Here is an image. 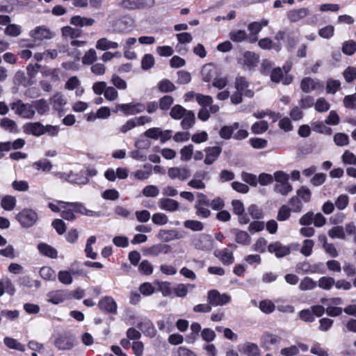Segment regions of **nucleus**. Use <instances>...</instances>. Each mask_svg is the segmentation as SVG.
Here are the masks:
<instances>
[{
    "label": "nucleus",
    "instance_id": "nucleus-1",
    "mask_svg": "<svg viewBox=\"0 0 356 356\" xmlns=\"http://www.w3.org/2000/svg\"><path fill=\"white\" fill-rule=\"evenodd\" d=\"M276 181L274 186V191L284 196L287 195L293 191V186L289 182V176L284 171L278 170L274 173Z\"/></svg>",
    "mask_w": 356,
    "mask_h": 356
},
{
    "label": "nucleus",
    "instance_id": "nucleus-2",
    "mask_svg": "<svg viewBox=\"0 0 356 356\" xmlns=\"http://www.w3.org/2000/svg\"><path fill=\"white\" fill-rule=\"evenodd\" d=\"M10 108L15 114L23 118L33 119L35 115L32 104H25L20 99L10 104Z\"/></svg>",
    "mask_w": 356,
    "mask_h": 356
},
{
    "label": "nucleus",
    "instance_id": "nucleus-3",
    "mask_svg": "<svg viewBox=\"0 0 356 356\" xmlns=\"http://www.w3.org/2000/svg\"><path fill=\"white\" fill-rule=\"evenodd\" d=\"M38 218V213L31 209H24L16 216V219L24 227H32Z\"/></svg>",
    "mask_w": 356,
    "mask_h": 356
},
{
    "label": "nucleus",
    "instance_id": "nucleus-4",
    "mask_svg": "<svg viewBox=\"0 0 356 356\" xmlns=\"http://www.w3.org/2000/svg\"><path fill=\"white\" fill-rule=\"evenodd\" d=\"M207 301L212 307L223 306L231 301V296L223 293L221 294L216 289H212L207 293Z\"/></svg>",
    "mask_w": 356,
    "mask_h": 356
},
{
    "label": "nucleus",
    "instance_id": "nucleus-5",
    "mask_svg": "<svg viewBox=\"0 0 356 356\" xmlns=\"http://www.w3.org/2000/svg\"><path fill=\"white\" fill-rule=\"evenodd\" d=\"M145 110V105L142 103L118 104L116 105L117 113L118 111L123 112L126 115H133L143 112Z\"/></svg>",
    "mask_w": 356,
    "mask_h": 356
},
{
    "label": "nucleus",
    "instance_id": "nucleus-6",
    "mask_svg": "<svg viewBox=\"0 0 356 356\" xmlns=\"http://www.w3.org/2000/svg\"><path fill=\"white\" fill-rule=\"evenodd\" d=\"M193 243L197 250L202 251L209 252L213 248V239L209 234H202Z\"/></svg>",
    "mask_w": 356,
    "mask_h": 356
},
{
    "label": "nucleus",
    "instance_id": "nucleus-7",
    "mask_svg": "<svg viewBox=\"0 0 356 356\" xmlns=\"http://www.w3.org/2000/svg\"><path fill=\"white\" fill-rule=\"evenodd\" d=\"M154 4V0H123L120 5L127 10L144 9Z\"/></svg>",
    "mask_w": 356,
    "mask_h": 356
},
{
    "label": "nucleus",
    "instance_id": "nucleus-8",
    "mask_svg": "<svg viewBox=\"0 0 356 356\" xmlns=\"http://www.w3.org/2000/svg\"><path fill=\"white\" fill-rule=\"evenodd\" d=\"M168 175L172 179L184 181L191 176V171L187 166L172 167L168 169Z\"/></svg>",
    "mask_w": 356,
    "mask_h": 356
},
{
    "label": "nucleus",
    "instance_id": "nucleus-9",
    "mask_svg": "<svg viewBox=\"0 0 356 356\" xmlns=\"http://www.w3.org/2000/svg\"><path fill=\"white\" fill-rule=\"evenodd\" d=\"M70 298L71 293L66 290L52 291L47 294V301L54 305H58Z\"/></svg>",
    "mask_w": 356,
    "mask_h": 356
},
{
    "label": "nucleus",
    "instance_id": "nucleus-10",
    "mask_svg": "<svg viewBox=\"0 0 356 356\" xmlns=\"http://www.w3.org/2000/svg\"><path fill=\"white\" fill-rule=\"evenodd\" d=\"M259 62V56L252 51H245L238 58V63L248 69L255 67Z\"/></svg>",
    "mask_w": 356,
    "mask_h": 356
},
{
    "label": "nucleus",
    "instance_id": "nucleus-11",
    "mask_svg": "<svg viewBox=\"0 0 356 356\" xmlns=\"http://www.w3.org/2000/svg\"><path fill=\"white\" fill-rule=\"evenodd\" d=\"M75 339L72 335H60L54 341L55 346L62 350H70L74 346Z\"/></svg>",
    "mask_w": 356,
    "mask_h": 356
},
{
    "label": "nucleus",
    "instance_id": "nucleus-12",
    "mask_svg": "<svg viewBox=\"0 0 356 356\" xmlns=\"http://www.w3.org/2000/svg\"><path fill=\"white\" fill-rule=\"evenodd\" d=\"M300 88L304 92L309 93L314 90H323V85L318 80L311 77H305L301 81Z\"/></svg>",
    "mask_w": 356,
    "mask_h": 356
},
{
    "label": "nucleus",
    "instance_id": "nucleus-13",
    "mask_svg": "<svg viewBox=\"0 0 356 356\" xmlns=\"http://www.w3.org/2000/svg\"><path fill=\"white\" fill-rule=\"evenodd\" d=\"M58 204L67 205L72 208L73 211L88 216L99 217L100 213L97 211L87 209L85 206L79 202H65L63 201H58Z\"/></svg>",
    "mask_w": 356,
    "mask_h": 356
},
{
    "label": "nucleus",
    "instance_id": "nucleus-14",
    "mask_svg": "<svg viewBox=\"0 0 356 356\" xmlns=\"http://www.w3.org/2000/svg\"><path fill=\"white\" fill-rule=\"evenodd\" d=\"M282 338L268 332H264L261 337V346L266 350L270 349V346L280 343Z\"/></svg>",
    "mask_w": 356,
    "mask_h": 356
},
{
    "label": "nucleus",
    "instance_id": "nucleus-15",
    "mask_svg": "<svg viewBox=\"0 0 356 356\" xmlns=\"http://www.w3.org/2000/svg\"><path fill=\"white\" fill-rule=\"evenodd\" d=\"M171 251L172 248L170 245L163 243H158L146 248L145 253L148 256L156 257L160 254H169Z\"/></svg>",
    "mask_w": 356,
    "mask_h": 356
},
{
    "label": "nucleus",
    "instance_id": "nucleus-16",
    "mask_svg": "<svg viewBox=\"0 0 356 356\" xmlns=\"http://www.w3.org/2000/svg\"><path fill=\"white\" fill-rule=\"evenodd\" d=\"M99 308L107 313L115 314H117V304L114 299L110 296H105L102 298L99 303Z\"/></svg>",
    "mask_w": 356,
    "mask_h": 356
},
{
    "label": "nucleus",
    "instance_id": "nucleus-17",
    "mask_svg": "<svg viewBox=\"0 0 356 356\" xmlns=\"http://www.w3.org/2000/svg\"><path fill=\"white\" fill-rule=\"evenodd\" d=\"M24 132L39 137L44 135V125L40 122H27L23 126Z\"/></svg>",
    "mask_w": 356,
    "mask_h": 356
},
{
    "label": "nucleus",
    "instance_id": "nucleus-18",
    "mask_svg": "<svg viewBox=\"0 0 356 356\" xmlns=\"http://www.w3.org/2000/svg\"><path fill=\"white\" fill-rule=\"evenodd\" d=\"M204 151L206 154L204 163L209 165L218 159L222 152V148L218 146L207 147Z\"/></svg>",
    "mask_w": 356,
    "mask_h": 356
},
{
    "label": "nucleus",
    "instance_id": "nucleus-19",
    "mask_svg": "<svg viewBox=\"0 0 356 356\" xmlns=\"http://www.w3.org/2000/svg\"><path fill=\"white\" fill-rule=\"evenodd\" d=\"M268 250L270 253H274L278 258L285 257L291 252L289 247L283 245L279 241L270 243L268 247Z\"/></svg>",
    "mask_w": 356,
    "mask_h": 356
},
{
    "label": "nucleus",
    "instance_id": "nucleus-20",
    "mask_svg": "<svg viewBox=\"0 0 356 356\" xmlns=\"http://www.w3.org/2000/svg\"><path fill=\"white\" fill-rule=\"evenodd\" d=\"M30 36L35 40H43L52 38L51 31L44 26H37L30 32Z\"/></svg>",
    "mask_w": 356,
    "mask_h": 356
},
{
    "label": "nucleus",
    "instance_id": "nucleus-21",
    "mask_svg": "<svg viewBox=\"0 0 356 356\" xmlns=\"http://www.w3.org/2000/svg\"><path fill=\"white\" fill-rule=\"evenodd\" d=\"M137 327L141 330L146 336L154 337L156 335V330L154 327V325L153 323L147 318H145L141 321L137 325Z\"/></svg>",
    "mask_w": 356,
    "mask_h": 356
},
{
    "label": "nucleus",
    "instance_id": "nucleus-22",
    "mask_svg": "<svg viewBox=\"0 0 356 356\" xmlns=\"http://www.w3.org/2000/svg\"><path fill=\"white\" fill-rule=\"evenodd\" d=\"M159 206L162 210L175 212L179 209V203L173 199L161 198L159 200Z\"/></svg>",
    "mask_w": 356,
    "mask_h": 356
},
{
    "label": "nucleus",
    "instance_id": "nucleus-23",
    "mask_svg": "<svg viewBox=\"0 0 356 356\" xmlns=\"http://www.w3.org/2000/svg\"><path fill=\"white\" fill-rule=\"evenodd\" d=\"M214 255L218 257L224 265L229 266L234 262L233 252L227 248L215 251Z\"/></svg>",
    "mask_w": 356,
    "mask_h": 356
},
{
    "label": "nucleus",
    "instance_id": "nucleus-24",
    "mask_svg": "<svg viewBox=\"0 0 356 356\" xmlns=\"http://www.w3.org/2000/svg\"><path fill=\"white\" fill-rule=\"evenodd\" d=\"M157 236L164 242H169L175 239L182 238V235L176 229H161Z\"/></svg>",
    "mask_w": 356,
    "mask_h": 356
},
{
    "label": "nucleus",
    "instance_id": "nucleus-25",
    "mask_svg": "<svg viewBox=\"0 0 356 356\" xmlns=\"http://www.w3.org/2000/svg\"><path fill=\"white\" fill-rule=\"evenodd\" d=\"M309 11L307 8H302L290 10L287 13V17L291 22H297L308 15Z\"/></svg>",
    "mask_w": 356,
    "mask_h": 356
},
{
    "label": "nucleus",
    "instance_id": "nucleus-26",
    "mask_svg": "<svg viewBox=\"0 0 356 356\" xmlns=\"http://www.w3.org/2000/svg\"><path fill=\"white\" fill-rule=\"evenodd\" d=\"M231 233L235 235V241L237 243L248 245L250 243L251 238L247 232L238 229H232Z\"/></svg>",
    "mask_w": 356,
    "mask_h": 356
},
{
    "label": "nucleus",
    "instance_id": "nucleus-27",
    "mask_svg": "<svg viewBox=\"0 0 356 356\" xmlns=\"http://www.w3.org/2000/svg\"><path fill=\"white\" fill-rule=\"evenodd\" d=\"M38 249L40 254L51 259L58 257V251L52 246L45 243H40L38 245Z\"/></svg>",
    "mask_w": 356,
    "mask_h": 356
},
{
    "label": "nucleus",
    "instance_id": "nucleus-28",
    "mask_svg": "<svg viewBox=\"0 0 356 356\" xmlns=\"http://www.w3.org/2000/svg\"><path fill=\"white\" fill-rule=\"evenodd\" d=\"M33 108L40 115L47 114L49 111V105L47 100L40 99L32 102Z\"/></svg>",
    "mask_w": 356,
    "mask_h": 356
},
{
    "label": "nucleus",
    "instance_id": "nucleus-29",
    "mask_svg": "<svg viewBox=\"0 0 356 356\" xmlns=\"http://www.w3.org/2000/svg\"><path fill=\"white\" fill-rule=\"evenodd\" d=\"M95 23V20L92 18L81 17L79 15L73 16L70 19V24L76 26H90Z\"/></svg>",
    "mask_w": 356,
    "mask_h": 356
},
{
    "label": "nucleus",
    "instance_id": "nucleus-30",
    "mask_svg": "<svg viewBox=\"0 0 356 356\" xmlns=\"http://www.w3.org/2000/svg\"><path fill=\"white\" fill-rule=\"evenodd\" d=\"M181 126L184 129L191 128L195 122V113L192 111H187L186 115L181 118Z\"/></svg>",
    "mask_w": 356,
    "mask_h": 356
},
{
    "label": "nucleus",
    "instance_id": "nucleus-31",
    "mask_svg": "<svg viewBox=\"0 0 356 356\" xmlns=\"http://www.w3.org/2000/svg\"><path fill=\"white\" fill-rule=\"evenodd\" d=\"M118 44L115 42L108 40L106 38H101L97 41L96 48L102 51H106L110 49H117Z\"/></svg>",
    "mask_w": 356,
    "mask_h": 356
},
{
    "label": "nucleus",
    "instance_id": "nucleus-32",
    "mask_svg": "<svg viewBox=\"0 0 356 356\" xmlns=\"http://www.w3.org/2000/svg\"><path fill=\"white\" fill-rule=\"evenodd\" d=\"M0 127L5 131H8L11 133L18 132V128L16 122L8 118H3L1 120Z\"/></svg>",
    "mask_w": 356,
    "mask_h": 356
},
{
    "label": "nucleus",
    "instance_id": "nucleus-33",
    "mask_svg": "<svg viewBox=\"0 0 356 356\" xmlns=\"http://www.w3.org/2000/svg\"><path fill=\"white\" fill-rule=\"evenodd\" d=\"M32 167L37 170L48 172L51 171L53 165L50 161L43 159L33 163Z\"/></svg>",
    "mask_w": 356,
    "mask_h": 356
},
{
    "label": "nucleus",
    "instance_id": "nucleus-34",
    "mask_svg": "<svg viewBox=\"0 0 356 356\" xmlns=\"http://www.w3.org/2000/svg\"><path fill=\"white\" fill-rule=\"evenodd\" d=\"M325 124V122L316 121L312 123V127L316 132L330 136L332 133V130L330 127H327Z\"/></svg>",
    "mask_w": 356,
    "mask_h": 356
},
{
    "label": "nucleus",
    "instance_id": "nucleus-35",
    "mask_svg": "<svg viewBox=\"0 0 356 356\" xmlns=\"http://www.w3.org/2000/svg\"><path fill=\"white\" fill-rule=\"evenodd\" d=\"M71 175H72L70 181L71 184L85 185L89 181V179L85 176V172L83 170H81L79 173L76 174L71 171Z\"/></svg>",
    "mask_w": 356,
    "mask_h": 356
},
{
    "label": "nucleus",
    "instance_id": "nucleus-36",
    "mask_svg": "<svg viewBox=\"0 0 356 356\" xmlns=\"http://www.w3.org/2000/svg\"><path fill=\"white\" fill-rule=\"evenodd\" d=\"M296 271L298 273H314L317 272L316 266H312L307 261L300 262L296 266Z\"/></svg>",
    "mask_w": 356,
    "mask_h": 356
},
{
    "label": "nucleus",
    "instance_id": "nucleus-37",
    "mask_svg": "<svg viewBox=\"0 0 356 356\" xmlns=\"http://www.w3.org/2000/svg\"><path fill=\"white\" fill-rule=\"evenodd\" d=\"M188 110L184 108L182 106L179 104H176L172 107L170 111V117L174 120H180L181 119Z\"/></svg>",
    "mask_w": 356,
    "mask_h": 356
},
{
    "label": "nucleus",
    "instance_id": "nucleus-38",
    "mask_svg": "<svg viewBox=\"0 0 356 356\" xmlns=\"http://www.w3.org/2000/svg\"><path fill=\"white\" fill-rule=\"evenodd\" d=\"M3 342L10 349L17 350L21 352L25 351V346L13 338L6 337L4 338Z\"/></svg>",
    "mask_w": 356,
    "mask_h": 356
},
{
    "label": "nucleus",
    "instance_id": "nucleus-39",
    "mask_svg": "<svg viewBox=\"0 0 356 356\" xmlns=\"http://www.w3.org/2000/svg\"><path fill=\"white\" fill-rule=\"evenodd\" d=\"M16 205V199L11 195L4 196L1 202V207L6 211H12Z\"/></svg>",
    "mask_w": 356,
    "mask_h": 356
},
{
    "label": "nucleus",
    "instance_id": "nucleus-40",
    "mask_svg": "<svg viewBox=\"0 0 356 356\" xmlns=\"http://www.w3.org/2000/svg\"><path fill=\"white\" fill-rule=\"evenodd\" d=\"M243 353L247 356H259V346L254 343H246L243 346Z\"/></svg>",
    "mask_w": 356,
    "mask_h": 356
},
{
    "label": "nucleus",
    "instance_id": "nucleus-41",
    "mask_svg": "<svg viewBox=\"0 0 356 356\" xmlns=\"http://www.w3.org/2000/svg\"><path fill=\"white\" fill-rule=\"evenodd\" d=\"M291 211L289 206L286 204L281 206L278 209L277 220L280 222L287 220L291 216Z\"/></svg>",
    "mask_w": 356,
    "mask_h": 356
},
{
    "label": "nucleus",
    "instance_id": "nucleus-42",
    "mask_svg": "<svg viewBox=\"0 0 356 356\" xmlns=\"http://www.w3.org/2000/svg\"><path fill=\"white\" fill-rule=\"evenodd\" d=\"M96 236H90L86 243L85 252L86 257L92 259H95L97 257V252H93L92 245L96 242Z\"/></svg>",
    "mask_w": 356,
    "mask_h": 356
},
{
    "label": "nucleus",
    "instance_id": "nucleus-43",
    "mask_svg": "<svg viewBox=\"0 0 356 356\" xmlns=\"http://www.w3.org/2000/svg\"><path fill=\"white\" fill-rule=\"evenodd\" d=\"M193 287L194 286L190 284H178L174 287L173 291L177 297L184 298L186 296L188 292V289H193Z\"/></svg>",
    "mask_w": 356,
    "mask_h": 356
},
{
    "label": "nucleus",
    "instance_id": "nucleus-44",
    "mask_svg": "<svg viewBox=\"0 0 356 356\" xmlns=\"http://www.w3.org/2000/svg\"><path fill=\"white\" fill-rule=\"evenodd\" d=\"M62 34L65 37H70L71 38H76L81 37L82 31L79 29L72 28L67 26L62 29Z\"/></svg>",
    "mask_w": 356,
    "mask_h": 356
},
{
    "label": "nucleus",
    "instance_id": "nucleus-45",
    "mask_svg": "<svg viewBox=\"0 0 356 356\" xmlns=\"http://www.w3.org/2000/svg\"><path fill=\"white\" fill-rule=\"evenodd\" d=\"M341 51L346 55H353L356 51V42L353 40L344 42L342 44Z\"/></svg>",
    "mask_w": 356,
    "mask_h": 356
},
{
    "label": "nucleus",
    "instance_id": "nucleus-46",
    "mask_svg": "<svg viewBox=\"0 0 356 356\" xmlns=\"http://www.w3.org/2000/svg\"><path fill=\"white\" fill-rule=\"evenodd\" d=\"M296 196L298 197L300 200L307 203L311 200L312 193L307 186H302L297 190Z\"/></svg>",
    "mask_w": 356,
    "mask_h": 356
},
{
    "label": "nucleus",
    "instance_id": "nucleus-47",
    "mask_svg": "<svg viewBox=\"0 0 356 356\" xmlns=\"http://www.w3.org/2000/svg\"><path fill=\"white\" fill-rule=\"evenodd\" d=\"M41 277L46 280H55L56 277V272L49 266H43L40 270Z\"/></svg>",
    "mask_w": 356,
    "mask_h": 356
},
{
    "label": "nucleus",
    "instance_id": "nucleus-48",
    "mask_svg": "<svg viewBox=\"0 0 356 356\" xmlns=\"http://www.w3.org/2000/svg\"><path fill=\"white\" fill-rule=\"evenodd\" d=\"M317 286L316 282L309 277H305L302 280L299 284V289L301 291L312 290Z\"/></svg>",
    "mask_w": 356,
    "mask_h": 356
},
{
    "label": "nucleus",
    "instance_id": "nucleus-49",
    "mask_svg": "<svg viewBox=\"0 0 356 356\" xmlns=\"http://www.w3.org/2000/svg\"><path fill=\"white\" fill-rule=\"evenodd\" d=\"M174 102V98L170 95H165L159 99V107L161 110L166 111L169 110Z\"/></svg>",
    "mask_w": 356,
    "mask_h": 356
},
{
    "label": "nucleus",
    "instance_id": "nucleus-50",
    "mask_svg": "<svg viewBox=\"0 0 356 356\" xmlns=\"http://www.w3.org/2000/svg\"><path fill=\"white\" fill-rule=\"evenodd\" d=\"M335 284V280L331 277H322L318 281V286L325 290H330Z\"/></svg>",
    "mask_w": 356,
    "mask_h": 356
},
{
    "label": "nucleus",
    "instance_id": "nucleus-51",
    "mask_svg": "<svg viewBox=\"0 0 356 356\" xmlns=\"http://www.w3.org/2000/svg\"><path fill=\"white\" fill-rule=\"evenodd\" d=\"M155 63V60L152 54H146L141 60V68L143 70L151 69Z\"/></svg>",
    "mask_w": 356,
    "mask_h": 356
},
{
    "label": "nucleus",
    "instance_id": "nucleus-52",
    "mask_svg": "<svg viewBox=\"0 0 356 356\" xmlns=\"http://www.w3.org/2000/svg\"><path fill=\"white\" fill-rule=\"evenodd\" d=\"M336 145L343 147L349 144V136L344 133H337L333 137Z\"/></svg>",
    "mask_w": 356,
    "mask_h": 356
},
{
    "label": "nucleus",
    "instance_id": "nucleus-53",
    "mask_svg": "<svg viewBox=\"0 0 356 356\" xmlns=\"http://www.w3.org/2000/svg\"><path fill=\"white\" fill-rule=\"evenodd\" d=\"M159 90L162 92H170L176 90L172 82L168 79H163L158 83Z\"/></svg>",
    "mask_w": 356,
    "mask_h": 356
},
{
    "label": "nucleus",
    "instance_id": "nucleus-54",
    "mask_svg": "<svg viewBox=\"0 0 356 356\" xmlns=\"http://www.w3.org/2000/svg\"><path fill=\"white\" fill-rule=\"evenodd\" d=\"M268 128V122L265 120H261L254 123L251 127V130L255 134H261L265 132Z\"/></svg>",
    "mask_w": 356,
    "mask_h": 356
},
{
    "label": "nucleus",
    "instance_id": "nucleus-55",
    "mask_svg": "<svg viewBox=\"0 0 356 356\" xmlns=\"http://www.w3.org/2000/svg\"><path fill=\"white\" fill-rule=\"evenodd\" d=\"M215 74V70L211 65H204L202 70V80L205 82L212 81Z\"/></svg>",
    "mask_w": 356,
    "mask_h": 356
},
{
    "label": "nucleus",
    "instance_id": "nucleus-56",
    "mask_svg": "<svg viewBox=\"0 0 356 356\" xmlns=\"http://www.w3.org/2000/svg\"><path fill=\"white\" fill-rule=\"evenodd\" d=\"M248 35L243 30L232 31L229 33V38L235 42H241L246 40Z\"/></svg>",
    "mask_w": 356,
    "mask_h": 356
},
{
    "label": "nucleus",
    "instance_id": "nucleus-57",
    "mask_svg": "<svg viewBox=\"0 0 356 356\" xmlns=\"http://www.w3.org/2000/svg\"><path fill=\"white\" fill-rule=\"evenodd\" d=\"M248 212L254 219H261L264 217L262 209L256 204H251L248 208Z\"/></svg>",
    "mask_w": 356,
    "mask_h": 356
},
{
    "label": "nucleus",
    "instance_id": "nucleus-58",
    "mask_svg": "<svg viewBox=\"0 0 356 356\" xmlns=\"http://www.w3.org/2000/svg\"><path fill=\"white\" fill-rule=\"evenodd\" d=\"M328 236L332 238H341L344 239L346 237L344 228L341 226L333 227L328 231Z\"/></svg>",
    "mask_w": 356,
    "mask_h": 356
},
{
    "label": "nucleus",
    "instance_id": "nucleus-59",
    "mask_svg": "<svg viewBox=\"0 0 356 356\" xmlns=\"http://www.w3.org/2000/svg\"><path fill=\"white\" fill-rule=\"evenodd\" d=\"M184 226L194 232L202 231L204 229V225L202 222L193 220H187L184 221Z\"/></svg>",
    "mask_w": 356,
    "mask_h": 356
},
{
    "label": "nucleus",
    "instance_id": "nucleus-60",
    "mask_svg": "<svg viewBox=\"0 0 356 356\" xmlns=\"http://www.w3.org/2000/svg\"><path fill=\"white\" fill-rule=\"evenodd\" d=\"M193 154V145L190 144L184 146L180 150L181 160L182 161H188L191 159Z\"/></svg>",
    "mask_w": 356,
    "mask_h": 356
},
{
    "label": "nucleus",
    "instance_id": "nucleus-61",
    "mask_svg": "<svg viewBox=\"0 0 356 356\" xmlns=\"http://www.w3.org/2000/svg\"><path fill=\"white\" fill-rule=\"evenodd\" d=\"M58 279L59 282L63 283V284L69 285L72 284L73 279H72V274L71 273L70 270H60L58 272Z\"/></svg>",
    "mask_w": 356,
    "mask_h": 356
},
{
    "label": "nucleus",
    "instance_id": "nucleus-62",
    "mask_svg": "<svg viewBox=\"0 0 356 356\" xmlns=\"http://www.w3.org/2000/svg\"><path fill=\"white\" fill-rule=\"evenodd\" d=\"M138 270L144 275H149L153 273V266L148 260H143L138 265Z\"/></svg>",
    "mask_w": 356,
    "mask_h": 356
},
{
    "label": "nucleus",
    "instance_id": "nucleus-63",
    "mask_svg": "<svg viewBox=\"0 0 356 356\" xmlns=\"http://www.w3.org/2000/svg\"><path fill=\"white\" fill-rule=\"evenodd\" d=\"M330 107V104L323 97L318 98L314 104L316 111L320 113L327 111Z\"/></svg>",
    "mask_w": 356,
    "mask_h": 356
},
{
    "label": "nucleus",
    "instance_id": "nucleus-64",
    "mask_svg": "<svg viewBox=\"0 0 356 356\" xmlns=\"http://www.w3.org/2000/svg\"><path fill=\"white\" fill-rule=\"evenodd\" d=\"M289 205L291 207V209L293 212L300 213L302 209V203L298 197L293 196L289 201Z\"/></svg>",
    "mask_w": 356,
    "mask_h": 356
}]
</instances>
